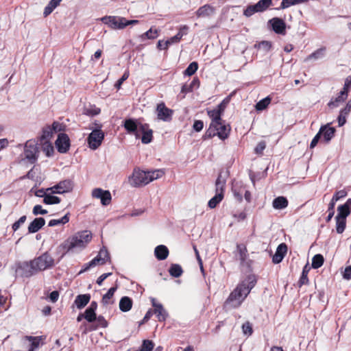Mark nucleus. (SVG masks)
<instances>
[{
	"mask_svg": "<svg viewBox=\"0 0 351 351\" xmlns=\"http://www.w3.org/2000/svg\"><path fill=\"white\" fill-rule=\"evenodd\" d=\"M256 283V278L254 275L247 276L230 293L225 302V306L228 308L239 307Z\"/></svg>",
	"mask_w": 351,
	"mask_h": 351,
	"instance_id": "f257e3e1",
	"label": "nucleus"
},
{
	"mask_svg": "<svg viewBox=\"0 0 351 351\" xmlns=\"http://www.w3.org/2000/svg\"><path fill=\"white\" fill-rule=\"evenodd\" d=\"M54 266V259L47 252L29 262H24L19 266L21 275L29 278L38 271L51 269Z\"/></svg>",
	"mask_w": 351,
	"mask_h": 351,
	"instance_id": "f03ea898",
	"label": "nucleus"
},
{
	"mask_svg": "<svg viewBox=\"0 0 351 351\" xmlns=\"http://www.w3.org/2000/svg\"><path fill=\"white\" fill-rule=\"evenodd\" d=\"M91 239L92 234L88 230L77 232L69 237L58 247V250L62 252L60 258L71 251L84 249Z\"/></svg>",
	"mask_w": 351,
	"mask_h": 351,
	"instance_id": "7ed1b4c3",
	"label": "nucleus"
},
{
	"mask_svg": "<svg viewBox=\"0 0 351 351\" xmlns=\"http://www.w3.org/2000/svg\"><path fill=\"white\" fill-rule=\"evenodd\" d=\"M164 174L165 171L163 169H155L145 171L135 169L130 178V182L132 186L139 187L161 178Z\"/></svg>",
	"mask_w": 351,
	"mask_h": 351,
	"instance_id": "20e7f679",
	"label": "nucleus"
},
{
	"mask_svg": "<svg viewBox=\"0 0 351 351\" xmlns=\"http://www.w3.org/2000/svg\"><path fill=\"white\" fill-rule=\"evenodd\" d=\"M97 126L95 128L92 129V132L89 134L87 138V142L90 149L93 150L97 149L102 143L104 139V132L101 130V125L95 123Z\"/></svg>",
	"mask_w": 351,
	"mask_h": 351,
	"instance_id": "39448f33",
	"label": "nucleus"
},
{
	"mask_svg": "<svg viewBox=\"0 0 351 351\" xmlns=\"http://www.w3.org/2000/svg\"><path fill=\"white\" fill-rule=\"evenodd\" d=\"M225 184L226 178H223L222 173H220L215 182L216 194L208 203V206L210 208H215L223 199Z\"/></svg>",
	"mask_w": 351,
	"mask_h": 351,
	"instance_id": "423d86ee",
	"label": "nucleus"
},
{
	"mask_svg": "<svg viewBox=\"0 0 351 351\" xmlns=\"http://www.w3.org/2000/svg\"><path fill=\"white\" fill-rule=\"evenodd\" d=\"M38 144L35 140H29L24 147V156L30 163H34L38 157Z\"/></svg>",
	"mask_w": 351,
	"mask_h": 351,
	"instance_id": "0eeeda50",
	"label": "nucleus"
},
{
	"mask_svg": "<svg viewBox=\"0 0 351 351\" xmlns=\"http://www.w3.org/2000/svg\"><path fill=\"white\" fill-rule=\"evenodd\" d=\"M104 24L114 29H122L125 27V18L116 16H106L100 19Z\"/></svg>",
	"mask_w": 351,
	"mask_h": 351,
	"instance_id": "6e6552de",
	"label": "nucleus"
},
{
	"mask_svg": "<svg viewBox=\"0 0 351 351\" xmlns=\"http://www.w3.org/2000/svg\"><path fill=\"white\" fill-rule=\"evenodd\" d=\"M140 125H142L138 120L134 119H127L123 122V127L128 133L135 135L138 138Z\"/></svg>",
	"mask_w": 351,
	"mask_h": 351,
	"instance_id": "1a4fd4ad",
	"label": "nucleus"
},
{
	"mask_svg": "<svg viewBox=\"0 0 351 351\" xmlns=\"http://www.w3.org/2000/svg\"><path fill=\"white\" fill-rule=\"evenodd\" d=\"M73 186L71 180H65L60 182L51 188H48L47 191H51L52 193L62 194L71 191L73 189Z\"/></svg>",
	"mask_w": 351,
	"mask_h": 351,
	"instance_id": "9d476101",
	"label": "nucleus"
},
{
	"mask_svg": "<svg viewBox=\"0 0 351 351\" xmlns=\"http://www.w3.org/2000/svg\"><path fill=\"white\" fill-rule=\"evenodd\" d=\"M55 143L56 148L60 153H66L69 149L70 139L66 134H59Z\"/></svg>",
	"mask_w": 351,
	"mask_h": 351,
	"instance_id": "9b49d317",
	"label": "nucleus"
},
{
	"mask_svg": "<svg viewBox=\"0 0 351 351\" xmlns=\"http://www.w3.org/2000/svg\"><path fill=\"white\" fill-rule=\"evenodd\" d=\"M92 195L93 197L101 199V203L104 206L110 204L112 196L109 191H104L100 188L93 190Z\"/></svg>",
	"mask_w": 351,
	"mask_h": 351,
	"instance_id": "f8f14e48",
	"label": "nucleus"
},
{
	"mask_svg": "<svg viewBox=\"0 0 351 351\" xmlns=\"http://www.w3.org/2000/svg\"><path fill=\"white\" fill-rule=\"evenodd\" d=\"M217 125H212L217 133V136L221 140L226 139L230 132V126L226 123V121L222 120L218 122Z\"/></svg>",
	"mask_w": 351,
	"mask_h": 351,
	"instance_id": "ddd939ff",
	"label": "nucleus"
},
{
	"mask_svg": "<svg viewBox=\"0 0 351 351\" xmlns=\"http://www.w3.org/2000/svg\"><path fill=\"white\" fill-rule=\"evenodd\" d=\"M152 304L154 307V314L156 315L158 322H164L168 317L167 311L160 303H158L154 298H151Z\"/></svg>",
	"mask_w": 351,
	"mask_h": 351,
	"instance_id": "4468645a",
	"label": "nucleus"
},
{
	"mask_svg": "<svg viewBox=\"0 0 351 351\" xmlns=\"http://www.w3.org/2000/svg\"><path fill=\"white\" fill-rule=\"evenodd\" d=\"M158 118L164 121H169L172 117V110L167 108L164 103L158 104L157 108Z\"/></svg>",
	"mask_w": 351,
	"mask_h": 351,
	"instance_id": "2eb2a0df",
	"label": "nucleus"
},
{
	"mask_svg": "<svg viewBox=\"0 0 351 351\" xmlns=\"http://www.w3.org/2000/svg\"><path fill=\"white\" fill-rule=\"evenodd\" d=\"M272 27V29L279 34H285L286 24L285 21L280 18H273L269 21Z\"/></svg>",
	"mask_w": 351,
	"mask_h": 351,
	"instance_id": "dca6fc26",
	"label": "nucleus"
},
{
	"mask_svg": "<svg viewBox=\"0 0 351 351\" xmlns=\"http://www.w3.org/2000/svg\"><path fill=\"white\" fill-rule=\"evenodd\" d=\"M139 132H142L141 141L144 144H148L152 141L153 131L149 129L147 124L140 125Z\"/></svg>",
	"mask_w": 351,
	"mask_h": 351,
	"instance_id": "f3484780",
	"label": "nucleus"
},
{
	"mask_svg": "<svg viewBox=\"0 0 351 351\" xmlns=\"http://www.w3.org/2000/svg\"><path fill=\"white\" fill-rule=\"evenodd\" d=\"M348 93L346 90H341L337 97L330 99L328 104V107L330 108L338 107L341 103H343L347 99Z\"/></svg>",
	"mask_w": 351,
	"mask_h": 351,
	"instance_id": "a211bd4d",
	"label": "nucleus"
},
{
	"mask_svg": "<svg viewBox=\"0 0 351 351\" xmlns=\"http://www.w3.org/2000/svg\"><path fill=\"white\" fill-rule=\"evenodd\" d=\"M45 224V220L43 217L35 218L28 226V232L29 233L37 232Z\"/></svg>",
	"mask_w": 351,
	"mask_h": 351,
	"instance_id": "6ab92c4d",
	"label": "nucleus"
},
{
	"mask_svg": "<svg viewBox=\"0 0 351 351\" xmlns=\"http://www.w3.org/2000/svg\"><path fill=\"white\" fill-rule=\"evenodd\" d=\"M110 259V254L108 250L103 247L100 250L98 254L93 259L95 260V262L97 265H104L108 260Z\"/></svg>",
	"mask_w": 351,
	"mask_h": 351,
	"instance_id": "aec40b11",
	"label": "nucleus"
},
{
	"mask_svg": "<svg viewBox=\"0 0 351 351\" xmlns=\"http://www.w3.org/2000/svg\"><path fill=\"white\" fill-rule=\"evenodd\" d=\"M215 8L209 4H206L200 7L197 11L196 14L198 17H207L215 13Z\"/></svg>",
	"mask_w": 351,
	"mask_h": 351,
	"instance_id": "412c9836",
	"label": "nucleus"
},
{
	"mask_svg": "<svg viewBox=\"0 0 351 351\" xmlns=\"http://www.w3.org/2000/svg\"><path fill=\"white\" fill-rule=\"evenodd\" d=\"M329 123L322 125L321 128H324V131L322 132L323 141L328 143L331 139L334 137L335 133V129L332 127H329Z\"/></svg>",
	"mask_w": 351,
	"mask_h": 351,
	"instance_id": "4be33fe9",
	"label": "nucleus"
},
{
	"mask_svg": "<svg viewBox=\"0 0 351 351\" xmlns=\"http://www.w3.org/2000/svg\"><path fill=\"white\" fill-rule=\"evenodd\" d=\"M154 254L158 260L162 261L167 258L169 250L165 245H160L155 248Z\"/></svg>",
	"mask_w": 351,
	"mask_h": 351,
	"instance_id": "5701e85b",
	"label": "nucleus"
},
{
	"mask_svg": "<svg viewBox=\"0 0 351 351\" xmlns=\"http://www.w3.org/2000/svg\"><path fill=\"white\" fill-rule=\"evenodd\" d=\"M90 294H82L78 295L74 301L75 304L77 308L81 309L84 308L90 301Z\"/></svg>",
	"mask_w": 351,
	"mask_h": 351,
	"instance_id": "b1692460",
	"label": "nucleus"
},
{
	"mask_svg": "<svg viewBox=\"0 0 351 351\" xmlns=\"http://www.w3.org/2000/svg\"><path fill=\"white\" fill-rule=\"evenodd\" d=\"M132 300L128 296H123L119 301V308L122 312H128L132 307Z\"/></svg>",
	"mask_w": 351,
	"mask_h": 351,
	"instance_id": "393cba45",
	"label": "nucleus"
},
{
	"mask_svg": "<svg viewBox=\"0 0 351 351\" xmlns=\"http://www.w3.org/2000/svg\"><path fill=\"white\" fill-rule=\"evenodd\" d=\"M221 113H222V110H221L220 108L208 111V114L212 119V121L210 125H217L218 122L222 121L221 117Z\"/></svg>",
	"mask_w": 351,
	"mask_h": 351,
	"instance_id": "a878e982",
	"label": "nucleus"
},
{
	"mask_svg": "<svg viewBox=\"0 0 351 351\" xmlns=\"http://www.w3.org/2000/svg\"><path fill=\"white\" fill-rule=\"evenodd\" d=\"M272 205L275 209H284L288 206V200L286 197L280 196L273 200Z\"/></svg>",
	"mask_w": 351,
	"mask_h": 351,
	"instance_id": "bb28decb",
	"label": "nucleus"
},
{
	"mask_svg": "<svg viewBox=\"0 0 351 351\" xmlns=\"http://www.w3.org/2000/svg\"><path fill=\"white\" fill-rule=\"evenodd\" d=\"M245 189L242 184L239 182H234L232 184V191L234 197L239 202L242 201V195Z\"/></svg>",
	"mask_w": 351,
	"mask_h": 351,
	"instance_id": "cd10ccee",
	"label": "nucleus"
},
{
	"mask_svg": "<svg viewBox=\"0 0 351 351\" xmlns=\"http://www.w3.org/2000/svg\"><path fill=\"white\" fill-rule=\"evenodd\" d=\"M325 51H326L325 47H322V48L317 49L313 53H312L311 54L305 58L304 62H308L311 60H319V59L324 58V55H325Z\"/></svg>",
	"mask_w": 351,
	"mask_h": 351,
	"instance_id": "c85d7f7f",
	"label": "nucleus"
},
{
	"mask_svg": "<svg viewBox=\"0 0 351 351\" xmlns=\"http://www.w3.org/2000/svg\"><path fill=\"white\" fill-rule=\"evenodd\" d=\"M159 30L154 28V27H152L148 31L143 33L141 36V40H144L145 39H155L159 35Z\"/></svg>",
	"mask_w": 351,
	"mask_h": 351,
	"instance_id": "c756f323",
	"label": "nucleus"
},
{
	"mask_svg": "<svg viewBox=\"0 0 351 351\" xmlns=\"http://www.w3.org/2000/svg\"><path fill=\"white\" fill-rule=\"evenodd\" d=\"M117 289V287H111L108 291V292L105 295H104L102 300H101V302L103 303L104 305H108L110 304L113 303V302L111 301V299L112 298Z\"/></svg>",
	"mask_w": 351,
	"mask_h": 351,
	"instance_id": "7c9ffc66",
	"label": "nucleus"
},
{
	"mask_svg": "<svg viewBox=\"0 0 351 351\" xmlns=\"http://www.w3.org/2000/svg\"><path fill=\"white\" fill-rule=\"evenodd\" d=\"M308 0H282L279 9H286L292 5L307 2Z\"/></svg>",
	"mask_w": 351,
	"mask_h": 351,
	"instance_id": "2f4dec72",
	"label": "nucleus"
},
{
	"mask_svg": "<svg viewBox=\"0 0 351 351\" xmlns=\"http://www.w3.org/2000/svg\"><path fill=\"white\" fill-rule=\"evenodd\" d=\"M170 275L174 278H178L182 276L183 270L178 264H172L169 269Z\"/></svg>",
	"mask_w": 351,
	"mask_h": 351,
	"instance_id": "473e14b6",
	"label": "nucleus"
},
{
	"mask_svg": "<svg viewBox=\"0 0 351 351\" xmlns=\"http://www.w3.org/2000/svg\"><path fill=\"white\" fill-rule=\"evenodd\" d=\"M338 214L336 216L337 218L345 219L350 215V208L347 205H340L337 208Z\"/></svg>",
	"mask_w": 351,
	"mask_h": 351,
	"instance_id": "72a5a7b5",
	"label": "nucleus"
},
{
	"mask_svg": "<svg viewBox=\"0 0 351 351\" xmlns=\"http://www.w3.org/2000/svg\"><path fill=\"white\" fill-rule=\"evenodd\" d=\"M272 4V0H260L255 5L260 12L265 11Z\"/></svg>",
	"mask_w": 351,
	"mask_h": 351,
	"instance_id": "f704fd0d",
	"label": "nucleus"
},
{
	"mask_svg": "<svg viewBox=\"0 0 351 351\" xmlns=\"http://www.w3.org/2000/svg\"><path fill=\"white\" fill-rule=\"evenodd\" d=\"M69 221V214H66L64 216H63L62 218L59 219H51L49 221L48 226L49 227H53L61 224H65L68 223Z\"/></svg>",
	"mask_w": 351,
	"mask_h": 351,
	"instance_id": "c9c22d12",
	"label": "nucleus"
},
{
	"mask_svg": "<svg viewBox=\"0 0 351 351\" xmlns=\"http://www.w3.org/2000/svg\"><path fill=\"white\" fill-rule=\"evenodd\" d=\"M324 257L322 254H316L312 258V267L314 269H318L324 264Z\"/></svg>",
	"mask_w": 351,
	"mask_h": 351,
	"instance_id": "e433bc0d",
	"label": "nucleus"
},
{
	"mask_svg": "<svg viewBox=\"0 0 351 351\" xmlns=\"http://www.w3.org/2000/svg\"><path fill=\"white\" fill-rule=\"evenodd\" d=\"M271 99L269 97H267L261 100H260L256 104V109L258 111H261L265 110L268 105L270 104Z\"/></svg>",
	"mask_w": 351,
	"mask_h": 351,
	"instance_id": "4c0bfd02",
	"label": "nucleus"
},
{
	"mask_svg": "<svg viewBox=\"0 0 351 351\" xmlns=\"http://www.w3.org/2000/svg\"><path fill=\"white\" fill-rule=\"evenodd\" d=\"M337 232L341 234L346 228V219L335 217Z\"/></svg>",
	"mask_w": 351,
	"mask_h": 351,
	"instance_id": "58836bf2",
	"label": "nucleus"
},
{
	"mask_svg": "<svg viewBox=\"0 0 351 351\" xmlns=\"http://www.w3.org/2000/svg\"><path fill=\"white\" fill-rule=\"evenodd\" d=\"M237 248L239 254V260L241 263H243L247 256V249L245 245L241 244L237 245Z\"/></svg>",
	"mask_w": 351,
	"mask_h": 351,
	"instance_id": "ea45409f",
	"label": "nucleus"
},
{
	"mask_svg": "<svg viewBox=\"0 0 351 351\" xmlns=\"http://www.w3.org/2000/svg\"><path fill=\"white\" fill-rule=\"evenodd\" d=\"M43 202L46 204H59L60 202V198L57 196L47 194V195L44 197Z\"/></svg>",
	"mask_w": 351,
	"mask_h": 351,
	"instance_id": "a19ab883",
	"label": "nucleus"
},
{
	"mask_svg": "<svg viewBox=\"0 0 351 351\" xmlns=\"http://www.w3.org/2000/svg\"><path fill=\"white\" fill-rule=\"evenodd\" d=\"M308 272L307 266L306 265L302 270V275L298 282L299 287H302L304 285H306L308 282Z\"/></svg>",
	"mask_w": 351,
	"mask_h": 351,
	"instance_id": "79ce46f5",
	"label": "nucleus"
},
{
	"mask_svg": "<svg viewBox=\"0 0 351 351\" xmlns=\"http://www.w3.org/2000/svg\"><path fill=\"white\" fill-rule=\"evenodd\" d=\"M198 69V64L196 62H191L184 71L185 75L191 76L193 75Z\"/></svg>",
	"mask_w": 351,
	"mask_h": 351,
	"instance_id": "37998d69",
	"label": "nucleus"
},
{
	"mask_svg": "<svg viewBox=\"0 0 351 351\" xmlns=\"http://www.w3.org/2000/svg\"><path fill=\"white\" fill-rule=\"evenodd\" d=\"M25 339L32 342V347L34 349L38 348L40 346V341L43 339L42 337H32L26 336Z\"/></svg>",
	"mask_w": 351,
	"mask_h": 351,
	"instance_id": "c03bdc74",
	"label": "nucleus"
},
{
	"mask_svg": "<svg viewBox=\"0 0 351 351\" xmlns=\"http://www.w3.org/2000/svg\"><path fill=\"white\" fill-rule=\"evenodd\" d=\"M43 143V149L45 152L47 156H51L53 153V147L48 141L41 142Z\"/></svg>",
	"mask_w": 351,
	"mask_h": 351,
	"instance_id": "a18cd8bd",
	"label": "nucleus"
},
{
	"mask_svg": "<svg viewBox=\"0 0 351 351\" xmlns=\"http://www.w3.org/2000/svg\"><path fill=\"white\" fill-rule=\"evenodd\" d=\"M154 344L151 340H144L141 345V349L138 351H152L154 348Z\"/></svg>",
	"mask_w": 351,
	"mask_h": 351,
	"instance_id": "49530a36",
	"label": "nucleus"
},
{
	"mask_svg": "<svg viewBox=\"0 0 351 351\" xmlns=\"http://www.w3.org/2000/svg\"><path fill=\"white\" fill-rule=\"evenodd\" d=\"M84 318L88 322H93L96 320V313L92 309H88L87 308L84 312Z\"/></svg>",
	"mask_w": 351,
	"mask_h": 351,
	"instance_id": "de8ad7c7",
	"label": "nucleus"
},
{
	"mask_svg": "<svg viewBox=\"0 0 351 351\" xmlns=\"http://www.w3.org/2000/svg\"><path fill=\"white\" fill-rule=\"evenodd\" d=\"M257 12H260L256 8V5H250L244 10L243 14L247 17H250Z\"/></svg>",
	"mask_w": 351,
	"mask_h": 351,
	"instance_id": "09e8293b",
	"label": "nucleus"
},
{
	"mask_svg": "<svg viewBox=\"0 0 351 351\" xmlns=\"http://www.w3.org/2000/svg\"><path fill=\"white\" fill-rule=\"evenodd\" d=\"M53 132L51 127H47L43 129V134L40 138V142L48 141V139L52 136Z\"/></svg>",
	"mask_w": 351,
	"mask_h": 351,
	"instance_id": "8fccbe9b",
	"label": "nucleus"
},
{
	"mask_svg": "<svg viewBox=\"0 0 351 351\" xmlns=\"http://www.w3.org/2000/svg\"><path fill=\"white\" fill-rule=\"evenodd\" d=\"M323 131H324V128H320L319 132L317 133V134L314 136V138H313V140L311 142V144H310L311 148H314L317 145L318 141H319V139L321 138Z\"/></svg>",
	"mask_w": 351,
	"mask_h": 351,
	"instance_id": "3c124183",
	"label": "nucleus"
},
{
	"mask_svg": "<svg viewBox=\"0 0 351 351\" xmlns=\"http://www.w3.org/2000/svg\"><path fill=\"white\" fill-rule=\"evenodd\" d=\"M215 136H217V133L215 131L214 128L212 127L211 125H210L209 128L206 130V132H205V134L203 136V139L204 140L210 139V138L214 137Z\"/></svg>",
	"mask_w": 351,
	"mask_h": 351,
	"instance_id": "603ef678",
	"label": "nucleus"
},
{
	"mask_svg": "<svg viewBox=\"0 0 351 351\" xmlns=\"http://www.w3.org/2000/svg\"><path fill=\"white\" fill-rule=\"evenodd\" d=\"M347 195V192L345 190L338 191L333 195L331 201L336 203L340 199L345 197Z\"/></svg>",
	"mask_w": 351,
	"mask_h": 351,
	"instance_id": "864d4df0",
	"label": "nucleus"
},
{
	"mask_svg": "<svg viewBox=\"0 0 351 351\" xmlns=\"http://www.w3.org/2000/svg\"><path fill=\"white\" fill-rule=\"evenodd\" d=\"M335 203L330 201V202L329 203V205H328V216H327V218H326V221H329L331 220V219L332 218V217L334 216V214H335Z\"/></svg>",
	"mask_w": 351,
	"mask_h": 351,
	"instance_id": "5fc2aeb1",
	"label": "nucleus"
},
{
	"mask_svg": "<svg viewBox=\"0 0 351 351\" xmlns=\"http://www.w3.org/2000/svg\"><path fill=\"white\" fill-rule=\"evenodd\" d=\"M95 261H96L95 260H91L90 262L85 263L83 265L82 269L80 271L79 274H81L85 271H87L90 268L95 267L97 265L95 263Z\"/></svg>",
	"mask_w": 351,
	"mask_h": 351,
	"instance_id": "6e6d98bb",
	"label": "nucleus"
},
{
	"mask_svg": "<svg viewBox=\"0 0 351 351\" xmlns=\"http://www.w3.org/2000/svg\"><path fill=\"white\" fill-rule=\"evenodd\" d=\"M243 332L247 335H251L253 330L251 324L249 322L244 323L242 326Z\"/></svg>",
	"mask_w": 351,
	"mask_h": 351,
	"instance_id": "4d7b16f0",
	"label": "nucleus"
},
{
	"mask_svg": "<svg viewBox=\"0 0 351 351\" xmlns=\"http://www.w3.org/2000/svg\"><path fill=\"white\" fill-rule=\"evenodd\" d=\"M26 219H27L26 216L23 215V216L21 217L18 221L14 222L12 225L13 230L16 231L20 228V226L25 223V221H26Z\"/></svg>",
	"mask_w": 351,
	"mask_h": 351,
	"instance_id": "13d9d810",
	"label": "nucleus"
},
{
	"mask_svg": "<svg viewBox=\"0 0 351 351\" xmlns=\"http://www.w3.org/2000/svg\"><path fill=\"white\" fill-rule=\"evenodd\" d=\"M100 113V109L96 107H91L90 108L85 109V114L88 116H95Z\"/></svg>",
	"mask_w": 351,
	"mask_h": 351,
	"instance_id": "bf43d9fd",
	"label": "nucleus"
},
{
	"mask_svg": "<svg viewBox=\"0 0 351 351\" xmlns=\"http://www.w3.org/2000/svg\"><path fill=\"white\" fill-rule=\"evenodd\" d=\"M32 212L34 215H45L47 213V210L43 209L42 206L39 204L34 206Z\"/></svg>",
	"mask_w": 351,
	"mask_h": 351,
	"instance_id": "052dcab7",
	"label": "nucleus"
},
{
	"mask_svg": "<svg viewBox=\"0 0 351 351\" xmlns=\"http://www.w3.org/2000/svg\"><path fill=\"white\" fill-rule=\"evenodd\" d=\"M287 252V246L285 243L280 244L276 250V253L278 254H281L283 257L285 256Z\"/></svg>",
	"mask_w": 351,
	"mask_h": 351,
	"instance_id": "680f3d73",
	"label": "nucleus"
},
{
	"mask_svg": "<svg viewBox=\"0 0 351 351\" xmlns=\"http://www.w3.org/2000/svg\"><path fill=\"white\" fill-rule=\"evenodd\" d=\"M128 77H129V71H125V73H123L122 77L116 82V84L114 85L115 87L117 89H119L121 88V86L123 84V82L124 81H125L128 78Z\"/></svg>",
	"mask_w": 351,
	"mask_h": 351,
	"instance_id": "e2e57ef3",
	"label": "nucleus"
},
{
	"mask_svg": "<svg viewBox=\"0 0 351 351\" xmlns=\"http://www.w3.org/2000/svg\"><path fill=\"white\" fill-rule=\"evenodd\" d=\"M348 114H344L343 112L341 111L339 112V114L338 117V124L339 127L343 126L346 123V117Z\"/></svg>",
	"mask_w": 351,
	"mask_h": 351,
	"instance_id": "0e129e2a",
	"label": "nucleus"
},
{
	"mask_svg": "<svg viewBox=\"0 0 351 351\" xmlns=\"http://www.w3.org/2000/svg\"><path fill=\"white\" fill-rule=\"evenodd\" d=\"M266 144L264 141L259 142L254 149V152L257 154H261L265 149Z\"/></svg>",
	"mask_w": 351,
	"mask_h": 351,
	"instance_id": "69168bd1",
	"label": "nucleus"
},
{
	"mask_svg": "<svg viewBox=\"0 0 351 351\" xmlns=\"http://www.w3.org/2000/svg\"><path fill=\"white\" fill-rule=\"evenodd\" d=\"M188 29H189V27L188 26L186 25H182L180 27L179 29V31L178 32V34H176L177 36L179 37V38L181 40L182 38L184 36V35H186L187 33H188Z\"/></svg>",
	"mask_w": 351,
	"mask_h": 351,
	"instance_id": "338daca9",
	"label": "nucleus"
},
{
	"mask_svg": "<svg viewBox=\"0 0 351 351\" xmlns=\"http://www.w3.org/2000/svg\"><path fill=\"white\" fill-rule=\"evenodd\" d=\"M194 130L196 132H200L204 128V123L201 120H197L194 122L193 126Z\"/></svg>",
	"mask_w": 351,
	"mask_h": 351,
	"instance_id": "774afa93",
	"label": "nucleus"
}]
</instances>
